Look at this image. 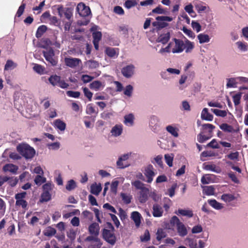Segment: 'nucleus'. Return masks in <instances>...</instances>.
Wrapping results in <instances>:
<instances>
[{
  "label": "nucleus",
  "instance_id": "nucleus-20",
  "mask_svg": "<svg viewBox=\"0 0 248 248\" xmlns=\"http://www.w3.org/2000/svg\"><path fill=\"white\" fill-rule=\"evenodd\" d=\"M153 215L155 217H160L162 216L163 211L162 208L157 204H155L153 207Z\"/></svg>",
  "mask_w": 248,
  "mask_h": 248
},
{
  "label": "nucleus",
  "instance_id": "nucleus-55",
  "mask_svg": "<svg viewBox=\"0 0 248 248\" xmlns=\"http://www.w3.org/2000/svg\"><path fill=\"white\" fill-rule=\"evenodd\" d=\"M83 91L85 96L88 98L89 101H91L93 93L87 87L83 88Z\"/></svg>",
  "mask_w": 248,
  "mask_h": 248
},
{
  "label": "nucleus",
  "instance_id": "nucleus-18",
  "mask_svg": "<svg viewBox=\"0 0 248 248\" xmlns=\"http://www.w3.org/2000/svg\"><path fill=\"white\" fill-rule=\"evenodd\" d=\"M177 230L180 236H185L187 234V229L185 225L181 222L178 224Z\"/></svg>",
  "mask_w": 248,
  "mask_h": 248
},
{
  "label": "nucleus",
  "instance_id": "nucleus-25",
  "mask_svg": "<svg viewBox=\"0 0 248 248\" xmlns=\"http://www.w3.org/2000/svg\"><path fill=\"white\" fill-rule=\"evenodd\" d=\"M54 126L61 131H64L66 128V124L60 119H57L54 122Z\"/></svg>",
  "mask_w": 248,
  "mask_h": 248
},
{
  "label": "nucleus",
  "instance_id": "nucleus-26",
  "mask_svg": "<svg viewBox=\"0 0 248 248\" xmlns=\"http://www.w3.org/2000/svg\"><path fill=\"white\" fill-rule=\"evenodd\" d=\"M61 78L56 75L50 76L48 78L49 83L53 86H58Z\"/></svg>",
  "mask_w": 248,
  "mask_h": 248
},
{
  "label": "nucleus",
  "instance_id": "nucleus-15",
  "mask_svg": "<svg viewBox=\"0 0 248 248\" xmlns=\"http://www.w3.org/2000/svg\"><path fill=\"white\" fill-rule=\"evenodd\" d=\"M149 193V190L146 187L140 190L139 197V200L140 202L144 203L147 201Z\"/></svg>",
  "mask_w": 248,
  "mask_h": 248
},
{
  "label": "nucleus",
  "instance_id": "nucleus-32",
  "mask_svg": "<svg viewBox=\"0 0 248 248\" xmlns=\"http://www.w3.org/2000/svg\"><path fill=\"white\" fill-rule=\"evenodd\" d=\"M51 199V195L50 193L47 192H43L41 194V198L40 199V202H47L50 201Z\"/></svg>",
  "mask_w": 248,
  "mask_h": 248
},
{
  "label": "nucleus",
  "instance_id": "nucleus-29",
  "mask_svg": "<svg viewBox=\"0 0 248 248\" xmlns=\"http://www.w3.org/2000/svg\"><path fill=\"white\" fill-rule=\"evenodd\" d=\"M208 202L212 207L217 210L221 209L223 207L221 203L218 202L215 199L208 200Z\"/></svg>",
  "mask_w": 248,
  "mask_h": 248
},
{
  "label": "nucleus",
  "instance_id": "nucleus-49",
  "mask_svg": "<svg viewBox=\"0 0 248 248\" xmlns=\"http://www.w3.org/2000/svg\"><path fill=\"white\" fill-rule=\"evenodd\" d=\"M76 231L74 229H71L67 232V236L71 241H73L76 238Z\"/></svg>",
  "mask_w": 248,
  "mask_h": 248
},
{
  "label": "nucleus",
  "instance_id": "nucleus-28",
  "mask_svg": "<svg viewBox=\"0 0 248 248\" xmlns=\"http://www.w3.org/2000/svg\"><path fill=\"white\" fill-rule=\"evenodd\" d=\"M220 128L224 132L233 133L235 132L232 126L223 123L219 125Z\"/></svg>",
  "mask_w": 248,
  "mask_h": 248
},
{
  "label": "nucleus",
  "instance_id": "nucleus-6",
  "mask_svg": "<svg viewBox=\"0 0 248 248\" xmlns=\"http://www.w3.org/2000/svg\"><path fill=\"white\" fill-rule=\"evenodd\" d=\"M172 41L174 43L171 48V52L173 53H180L185 49V43L183 41L176 38H173Z\"/></svg>",
  "mask_w": 248,
  "mask_h": 248
},
{
  "label": "nucleus",
  "instance_id": "nucleus-5",
  "mask_svg": "<svg viewBox=\"0 0 248 248\" xmlns=\"http://www.w3.org/2000/svg\"><path fill=\"white\" fill-rule=\"evenodd\" d=\"M43 56L52 66H56L57 64L58 61L54 57L55 53L53 49L50 47L47 51H43Z\"/></svg>",
  "mask_w": 248,
  "mask_h": 248
},
{
  "label": "nucleus",
  "instance_id": "nucleus-34",
  "mask_svg": "<svg viewBox=\"0 0 248 248\" xmlns=\"http://www.w3.org/2000/svg\"><path fill=\"white\" fill-rule=\"evenodd\" d=\"M166 130L169 133L171 134L174 137H178V129L177 128L169 125L166 127Z\"/></svg>",
  "mask_w": 248,
  "mask_h": 248
},
{
  "label": "nucleus",
  "instance_id": "nucleus-30",
  "mask_svg": "<svg viewBox=\"0 0 248 248\" xmlns=\"http://www.w3.org/2000/svg\"><path fill=\"white\" fill-rule=\"evenodd\" d=\"M47 27L46 25L40 26L36 32L35 36L37 38H39L42 37L43 34L46 31Z\"/></svg>",
  "mask_w": 248,
  "mask_h": 248
},
{
  "label": "nucleus",
  "instance_id": "nucleus-58",
  "mask_svg": "<svg viewBox=\"0 0 248 248\" xmlns=\"http://www.w3.org/2000/svg\"><path fill=\"white\" fill-rule=\"evenodd\" d=\"M211 181V178L209 174L203 175L201 178V182L202 184H208Z\"/></svg>",
  "mask_w": 248,
  "mask_h": 248
},
{
  "label": "nucleus",
  "instance_id": "nucleus-7",
  "mask_svg": "<svg viewBox=\"0 0 248 248\" xmlns=\"http://www.w3.org/2000/svg\"><path fill=\"white\" fill-rule=\"evenodd\" d=\"M76 9L78 14L82 17H86L91 13L89 7L86 6L82 2L78 4Z\"/></svg>",
  "mask_w": 248,
  "mask_h": 248
},
{
  "label": "nucleus",
  "instance_id": "nucleus-52",
  "mask_svg": "<svg viewBox=\"0 0 248 248\" xmlns=\"http://www.w3.org/2000/svg\"><path fill=\"white\" fill-rule=\"evenodd\" d=\"M177 187L176 183L173 184L170 188L168 189V194L170 197H172L175 195V190Z\"/></svg>",
  "mask_w": 248,
  "mask_h": 248
},
{
  "label": "nucleus",
  "instance_id": "nucleus-9",
  "mask_svg": "<svg viewBox=\"0 0 248 248\" xmlns=\"http://www.w3.org/2000/svg\"><path fill=\"white\" fill-rule=\"evenodd\" d=\"M135 66L133 64H130L124 67L121 70L123 75L126 78H131L134 73Z\"/></svg>",
  "mask_w": 248,
  "mask_h": 248
},
{
  "label": "nucleus",
  "instance_id": "nucleus-31",
  "mask_svg": "<svg viewBox=\"0 0 248 248\" xmlns=\"http://www.w3.org/2000/svg\"><path fill=\"white\" fill-rule=\"evenodd\" d=\"M101 87L103 88L104 85H102V82L99 80H95L90 84V88L95 91H98Z\"/></svg>",
  "mask_w": 248,
  "mask_h": 248
},
{
  "label": "nucleus",
  "instance_id": "nucleus-63",
  "mask_svg": "<svg viewBox=\"0 0 248 248\" xmlns=\"http://www.w3.org/2000/svg\"><path fill=\"white\" fill-rule=\"evenodd\" d=\"M191 26L193 29L195 30L197 32H199L201 30V26L197 21H192Z\"/></svg>",
  "mask_w": 248,
  "mask_h": 248
},
{
  "label": "nucleus",
  "instance_id": "nucleus-61",
  "mask_svg": "<svg viewBox=\"0 0 248 248\" xmlns=\"http://www.w3.org/2000/svg\"><path fill=\"white\" fill-rule=\"evenodd\" d=\"M241 95L240 93H237L232 96L233 101L235 106L238 105L240 103Z\"/></svg>",
  "mask_w": 248,
  "mask_h": 248
},
{
  "label": "nucleus",
  "instance_id": "nucleus-22",
  "mask_svg": "<svg viewBox=\"0 0 248 248\" xmlns=\"http://www.w3.org/2000/svg\"><path fill=\"white\" fill-rule=\"evenodd\" d=\"M123 131V126L122 125L116 124L112 127L111 133L115 137H118L121 135Z\"/></svg>",
  "mask_w": 248,
  "mask_h": 248
},
{
  "label": "nucleus",
  "instance_id": "nucleus-57",
  "mask_svg": "<svg viewBox=\"0 0 248 248\" xmlns=\"http://www.w3.org/2000/svg\"><path fill=\"white\" fill-rule=\"evenodd\" d=\"M93 41L99 42L102 38V33L100 31H96L93 33Z\"/></svg>",
  "mask_w": 248,
  "mask_h": 248
},
{
  "label": "nucleus",
  "instance_id": "nucleus-41",
  "mask_svg": "<svg viewBox=\"0 0 248 248\" xmlns=\"http://www.w3.org/2000/svg\"><path fill=\"white\" fill-rule=\"evenodd\" d=\"M8 178L9 179L8 180V184L12 187L15 186L18 182V179L16 177H8Z\"/></svg>",
  "mask_w": 248,
  "mask_h": 248
},
{
  "label": "nucleus",
  "instance_id": "nucleus-33",
  "mask_svg": "<svg viewBox=\"0 0 248 248\" xmlns=\"http://www.w3.org/2000/svg\"><path fill=\"white\" fill-rule=\"evenodd\" d=\"M134 115L130 113L124 116V123L125 124L131 126L134 123Z\"/></svg>",
  "mask_w": 248,
  "mask_h": 248
},
{
  "label": "nucleus",
  "instance_id": "nucleus-56",
  "mask_svg": "<svg viewBox=\"0 0 248 248\" xmlns=\"http://www.w3.org/2000/svg\"><path fill=\"white\" fill-rule=\"evenodd\" d=\"M44 44H41L39 46L41 48L47 49L48 46L51 45V41L49 39H45L43 41Z\"/></svg>",
  "mask_w": 248,
  "mask_h": 248
},
{
  "label": "nucleus",
  "instance_id": "nucleus-45",
  "mask_svg": "<svg viewBox=\"0 0 248 248\" xmlns=\"http://www.w3.org/2000/svg\"><path fill=\"white\" fill-rule=\"evenodd\" d=\"M76 187V183L73 180H70L68 181L66 186V189L68 191H71L75 189Z\"/></svg>",
  "mask_w": 248,
  "mask_h": 248
},
{
  "label": "nucleus",
  "instance_id": "nucleus-14",
  "mask_svg": "<svg viewBox=\"0 0 248 248\" xmlns=\"http://www.w3.org/2000/svg\"><path fill=\"white\" fill-rule=\"evenodd\" d=\"M119 48L107 47L105 49L106 54L110 58L117 57L119 55Z\"/></svg>",
  "mask_w": 248,
  "mask_h": 248
},
{
  "label": "nucleus",
  "instance_id": "nucleus-2",
  "mask_svg": "<svg viewBox=\"0 0 248 248\" xmlns=\"http://www.w3.org/2000/svg\"><path fill=\"white\" fill-rule=\"evenodd\" d=\"M17 152L26 159H31L35 154L33 148L27 143H20L16 147Z\"/></svg>",
  "mask_w": 248,
  "mask_h": 248
},
{
  "label": "nucleus",
  "instance_id": "nucleus-53",
  "mask_svg": "<svg viewBox=\"0 0 248 248\" xmlns=\"http://www.w3.org/2000/svg\"><path fill=\"white\" fill-rule=\"evenodd\" d=\"M237 82L234 78H230L228 79V82L227 83V87L228 88L236 87Z\"/></svg>",
  "mask_w": 248,
  "mask_h": 248
},
{
  "label": "nucleus",
  "instance_id": "nucleus-46",
  "mask_svg": "<svg viewBox=\"0 0 248 248\" xmlns=\"http://www.w3.org/2000/svg\"><path fill=\"white\" fill-rule=\"evenodd\" d=\"M66 94L69 97L78 98L80 95V93L78 91H68Z\"/></svg>",
  "mask_w": 248,
  "mask_h": 248
},
{
  "label": "nucleus",
  "instance_id": "nucleus-8",
  "mask_svg": "<svg viewBox=\"0 0 248 248\" xmlns=\"http://www.w3.org/2000/svg\"><path fill=\"white\" fill-rule=\"evenodd\" d=\"M154 170V168L151 164L148 165L145 169L144 174L147 178L146 181L148 183H151L153 181V177L155 174Z\"/></svg>",
  "mask_w": 248,
  "mask_h": 248
},
{
  "label": "nucleus",
  "instance_id": "nucleus-27",
  "mask_svg": "<svg viewBox=\"0 0 248 248\" xmlns=\"http://www.w3.org/2000/svg\"><path fill=\"white\" fill-rule=\"evenodd\" d=\"M236 199L234 195L231 194H223L221 196V199L226 202H231Z\"/></svg>",
  "mask_w": 248,
  "mask_h": 248
},
{
  "label": "nucleus",
  "instance_id": "nucleus-23",
  "mask_svg": "<svg viewBox=\"0 0 248 248\" xmlns=\"http://www.w3.org/2000/svg\"><path fill=\"white\" fill-rule=\"evenodd\" d=\"M175 213L178 215H182L183 216H186L189 218L192 217L193 216V213L191 210H185L182 209H179L177 212Z\"/></svg>",
  "mask_w": 248,
  "mask_h": 248
},
{
  "label": "nucleus",
  "instance_id": "nucleus-35",
  "mask_svg": "<svg viewBox=\"0 0 248 248\" xmlns=\"http://www.w3.org/2000/svg\"><path fill=\"white\" fill-rule=\"evenodd\" d=\"M198 38L200 44L208 43L210 41L209 36L207 34L200 33L198 35Z\"/></svg>",
  "mask_w": 248,
  "mask_h": 248
},
{
  "label": "nucleus",
  "instance_id": "nucleus-48",
  "mask_svg": "<svg viewBox=\"0 0 248 248\" xmlns=\"http://www.w3.org/2000/svg\"><path fill=\"white\" fill-rule=\"evenodd\" d=\"M185 10L192 17H194L195 16V13L193 9V5L191 4H189L185 7Z\"/></svg>",
  "mask_w": 248,
  "mask_h": 248
},
{
  "label": "nucleus",
  "instance_id": "nucleus-54",
  "mask_svg": "<svg viewBox=\"0 0 248 248\" xmlns=\"http://www.w3.org/2000/svg\"><path fill=\"white\" fill-rule=\"evenodd\" d=\"M56 230L53 228L49 227L44 232V235L46 236H50L54 235L56 233Z\"/></svg>",
  "mask_w": 248,
  "mask_h": 248
},
{
  "label": "nucleus",
  "instance_id": "nucleus-38",
  "mask_svg": "<svg viewBox=\"0 0 248 248\" xmlns=\"http://www.w3.org/2000/svg\"><path fill=\"white\" fill-rule=\"evenodd\" d=\"M211 111L217 116L222 117H226L227 114V112L226 110L212 108Z\"/></svg>",
  "mask_w": 248,
  "mask_h": 248
},
{
  "label": "nucleus",
  "instance_id": "nucleus-16",
  "mask_svg": "<svg viewBox=\"0 0 248 248\" xmlns=\"http://www.w3.org/2000/svg\"><path fill=\"white\" fill-rule=\"evenodd\" d=\"M18 167L13 164H6L2 168L4 172H10L13 174L16 173Z\"/></svg>",
  "mask_w": 248,
  "mask_h": 248
},
{
  "label": "nucleus",
  "instance_id": "nucleus-51",
  "mask_svg": "<svg viewBox=\"0 0 248 248\" xmlns=\"http://www.w3.org/2000/svg\"><path fill=\"white\" fill-rule=\"evenodd\" d=\"M133 88L132 85H128L126 86L125 89L124 90V94L129 97L132 95Z\"/></svg>",
  "mask_w": 248,
  "mask_h": 248
},
{
  "label": "nucleus",
  "instance_id": "nucleus-36",
  "mask_svg": "<svg viewBox=\"0 0 248 248\" xmlns=\"http://www.w3.org/2000/svg\"><path fill=\"white\" fill-rule=\"evenodd\" d=\"M167 236L166 232L164 229L162 228L158 229L156 232V239L160 241L164 238H165Z\"/></svg>",
  "mask_w": 248,
  "mask_h": 248
},
{
  "label": "nucleus",
  "instance_id": "nucleus-43",
  "mask_svg": "<svg viewBox=\"0 0 248 248\" xmlns=\"http://www.w3.org/2000/svg\"><path fill=\"white\" fill-rule=\"evenodd\" d=\"M137 4L136 0H127L124 3L125 7L130 9L132 7L135 6Z\"/></svg>",
  "mask_w": 248,
  "mask_h": 248
},
{
  "label": "nucleus",
  "instance_id": "nucleus-4",
  "mask_svg": "<svg viewBox=\"0 0 248 248\" xmlns=\"http://www.w3.org/2000/svg\"><path fill=\"white\" fill-rule=\"evenodd\" d=\"M114 232V231L107 229H103L102 230L103 238L112 246H113L116 242V237Z\"/></svg>",
  "mask_w": 248,
  "mask_h": 248
},
{
  "label": "nucleus",
  "instance_id": "nucleus-21",
  "mask_svg": "<svg viewBox=\"0 0 248 248\" xmlns=\"http://www.w3.org/2000/svg\"><path fill=\"white\" fill-rule=\"evenodd\" d=\"M102 190V186L100 184L97 185L96 183L93 184L91 186V193L95 195H98Z\"/></svg>",
  "mask_w": 248,
  "mask_h": 248
},
{
  "label": "nucleus",
  "instance_id": "nucleus-47",
  "mask_svg": "<svg viewBox=\"0 0 248 248\" xmlns=\"http://www.w3.org/2000/svg\"><path fill=\"white\" fill-rule=\"evenodd\" d=\"M140 239L141 242H147L149 241L150 240L149 231L148 230H146L144 234L140 236Z\"/></svg>",
  "mask_w": 248,
  "mask_h": 248
},
{
  "label": "nucleus",
  "instance_id": "nucleus-1",
  "mask_svg": "<svg viewBox=\"0 0 248 248\" xmlns=\"http://www.w3.org/2000/svg\"><path fill=\"white\" fill-rule=\"evenodd\" d=\"M215 126L210 124H205L202 125L203 131L197 136V140L200 143H203L212 137L213 130Z\"/></svg>",
  "mask_w": 248,
  "mask_h": 248
},
{
  "label": "nucleus",
  "instance_id": "nucleus-24",
  "mask_svg": "<svg viewBox=\"0 0 248 248\" xmlns=\"http://www.w3.org/2000/svg\"><path fill=\"white\" fill-rule=\"evenodd\" d=\"M170 39V33L168 32L166 33L161 34L157 38V41L163 44H166Z\"/></svg>",
  "mask_w": 248,
  "mask_h": 248
},
{
  "label": "nucleus",
  "instance_id": "nucleus-59",
  "mask_svg": "<svg viewBox=\"0 0 248 248\" xmlns=\"http://www.w3.org/2000/svg\"><path fill=\"white\" fill-rule=\"evenodd\" d=\"M86 112L87 114H92L96 112L94 108L93 107V104H89L87 105Z\"/></svg>",
  "mask_w": 248,
  "mask_h": 248
},
{
  "label": "nucleus",
  "instance_id": "nucleus-37",
  "mask_svg": "<svg viewBox=\"0 0 248 248\" xmlns=\"http://www.w3.org/2000/svg\"><path fill=\"white\" fill-rule=\"evenodd\" d=\"M194 45L193 43L189 40H186L185 44V49L186 53L191 52L194 48Z\"/></svg>",
  "mask_w": 248,
  "mask_h": 248
},
{
  "label": "nucleus",
  "instance_id": "nucleus-60",
  "mask_svg": "<svg viewBox=\"0 0 248 248\" xmlns=\"http://www.w3.org/2000/svg\"><path fill=\"white\" fill-rule=\"evenodd\" d=\"M16 205L17 206H21L23 209H25L27 206L28 203L23 199L17 200H16Z\"/></svg>",
  "mask_w": 248,
  "mask_h": 248
},
{
  "label": "nucleus",
  "instance_id": "nucleus-17",
  "mask_svg": "<svg viewBox=\"0 0 248 248\" xmlns=\"http://www.w3.org/2000/svg\"><path fill=\"white\" fill-rule=\"evenodd\" d=\"M203 194L207 195H214L215 194V188L214 186H202Z\"/></svg>",
  "mask_w": 248,
  "mask_h": 248
},
{
  "label": "nucleus",
  "instance_id": "nucleus-62",
  "mask_svg": "<svg viewBox=\"0 0 248 248\" xmlns=\"http://www.w3.org/2000/svg\"><path fill=\"white\" fill-rule=\"evenodd\" d=\"M182 31L189 37L194 38L195 37L194 33L193 32V31L191 30L188 29L185 27H183Z\"/></svg>",
  "mask_w": 248,
  "mask_h": 248
},
{
  "label": "nucleus",
  "instance_id": "nucleus-39",
  "mask_svg": "<svg viewBox=\"0 0 248 248\" xmlns=\"http://www.w3.org/2000/svg\"><path fill=\"white\" fill-rule=\"evenodd\" d=\"M164 158L165 160V162L170 167H171L173 165V156L172 155H170L169 154H165L164 155Z\"/></svg>",
  "mask_w": 248,
  "mask_h": 248
},
{
  "label": "nucleus",
  "instance_id": "nucleus-3",
  "mask_svg": "<svg viewBox=\"0 0 248 248\" xmlns=\"http://www.w3.org/2000/svg\"><path fill=\"white\" fill-rule=\"evenodd\" d=\"M157 21L152 23V25L156 27L157 30L166 27L168 24L164 21H171L172 18L168 16H158L155 18Z\"/></svg>",
  "mask_w": 248,
  "mask_h": 248
},
{
  "label": "nucleus",
  "instance_id": "nucleus-19",
  "mask_svg": "<svg viewBox=\"0 0 248 248\" xmlns=\"http://www.w3.org/2000/svg\"><path fill=\"white\" fill-rule=\"evenodd\" d=\"M201 118L202 120L212 121L213 120V115L208 112L207 108H204L202 111Z\"/></svg>",
  "mask_w": 248,
  "mask_h": 248
},
{
  "label": "nucleus",
  "instance_id": "nucleus-11",
  "mask_svg": "<svg viewBox=\"0 0 248 248\" xmlns=\"http://www.w3.org/2000/svg\"><path fill=\"white\" fill-rule=\"evenodd\" d=\"M130 155L131 154H124L118 158L116 163L118 168L124 169L129 166L128 164H124L123 163V161L127 160Z\"/></svg>",
  "mask_w": 248,
  "mask_h": 248
},
{
  "label": "nucleus",
  "instance_id": "nucleus-12",
  "mask_svg": "<svg viewBox=\"0 0 248 248\" xmlns=\"http://www.w3.org/2000/svg\"><path fill=\"white\" fill-rule=\"evenodd\" d=\"M100 227L98 223L93 222L92 223L88 228L89 233L93 235L97 236L99 234Z\"/></svg>",
  "mask_w": 248,
  "mask_h": 248
},
{
  "label": "nucleus",
  "instance_id": "nucleus-64",
  "mask_svg": "<svg viewBox=\"0 0 248 248\" xmlns=\"http://www.w3.org/2000/svg\"><path fill=\"white\" fill-rule=\"evenodd\" d=\"M102 245L100 240L96 241V242H93L89 246V248H100Z\"/></svg>",
  "mask_w": 248,
  "mask_h": 248
},
{
  "label": "nucleus",
  "instance_id": "nucleus-50",
  "mask_svg": "<svg viewBox=\"0 0 248 248\" xmlns=\"http://www.w3.org/2000/svg\"><path fill=\"white\" fill-rule=\"evenodd\" d=\"M25 7L26 4L24 3H22L21 5L19 7L18 9L16 16L18 17H20L24 12Z\"/></svg>",
  "mask_w": 248,
  "mask_h": 248
},
{
  "label": "nucleus",
  "instance_id": "nucleus-10",
  "mask_svg": "<svg viewBox=\"0 0 248 248\" xmlns=\"http://www.w3.org/2000/svg\"><path fill=\"white\" fill-rule=\"evenodd\" d=\"M64 62L66 66L71 68H75L78 66L79 63L81 62V61L78 58H65L64 59Z\"/></svg>",
  "mask_w": 248,
  "mask_h": 248
},
{
  "label": "nucleus",
  "instance_id": "nucleus-13",
  "mask_svg": "<svg viewBox=\"0 0 248 248\" xmlns=\"http://www.w3.org/2000/svg\"><path fill=\"white\" fill-rule=\"evenodd\" d=\"M131 218L134 221L137 227H139L141 224L142 218L140 213L137 211H134L131 213Z\"/></svg>",
  "mask_w": 248,
  "mask_h": 248
},
{
  "label": "nucleus",
  "instance_id": "nucleus-42",
  "mask_svg": "<svg viewBox=\"0 0 248 248\" xmlns=\"http://www.w3.org/2000/svg\"><path fill=\"white\" fill-rule=\"evenodd\" d=\"M33 70L39 74H43L45 71V68L41 65L35 64L33 67Z\"/></svg>",
  "mask_w": 248,
  "mask_h": 248
},
{
  "label": "nucleus",
  "instance_id": "nucleus-40",
  "mask_svg": "<svg viewBox=\"0 0 248 248\" xmlns=\"http://www.w3.org/2000/svg\"><path fill=\"white\" fill-rule=\"evenodd\" d=\"M46 182V178L44 177H43L42 175H37L34 179L35 183L38 186H40L41 184L45 183Z\"/></svg>",
  "mask_w": 248,
  "mask_h": 248
},
{
  "label": "nucleus",
  "instance_id": "nucleus-44",
  "mask_svg": "<svg viewBox=\"0 0 248 248\" xmlns=\"http://www.w3.org/2000/svg\"><path fill=\"white\" fill-rule=\"evenodd\" d=\"M132 185L134 186L138 189L142 190L143 188H146L144 186V184L139 180H136L132 182Z\"/></svg>",
  "mask_w": 248,
  "mask_h": 248
}]
</instances>
